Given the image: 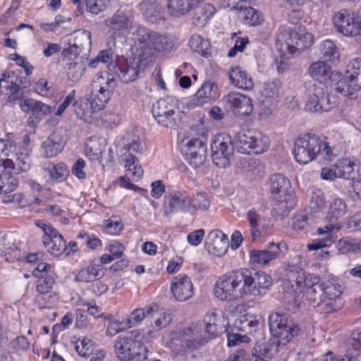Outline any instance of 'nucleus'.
Here are the masks:
<instances>
[{
    "label": "nucleus",
    "mask_w": 361,
    "mask_h": 361,
    "mask_svg": "<svg viewBox=\"0 0 361 361\" xmlns=\"http://www.w3.org/2000/svg\"><path fill=\"white\" fill-rule=\"evenodd\" d=\"M280 87L281 83L277 80L268 81L264 83L262 91L263 98L261 102L265 110L271 111L274 107L279 97Z\"/></svg>",
    "instance_id": "28"
},
{
    "label": "nucleus",
    "mask_w": 361,
    "mask_h": 361,
    "mask_svg": "<svg viewBox=\"0 0 361 361\" xmlns=\"http://www.w3.org/2000/svg\"><path fill=\"white\" fill-rule=\"evenodd\" d=\"M269 190L280 202H288L293 199V190L289 180L281 173L269 177Z\"/></svg>",
    "instance_id": "22"
},
{
    "label": "nucleus",
    "mask_w": 361,
    "mask_h": 361,
    "mask_svg": "<svg viewBox=\"0 0 361 361\" xmlns=\"http://www.w3.org/2000/svg\"><path fill=\"white\" fill-rule=\"evenodd\" d=\"M243 269L233 270L216 282L214 294L223 301H233L247 295Z\"/></svg>",
    "instance_id": "5"
},
{
    "label": "nucleus",
    "mask_w": 361,
    "mask_h": 361,
    "mask_svg": "<svg viewBox=\"0 0 361 361\" xmlns=\"http://www.w3.org/2000/svg\"><path fill=\"white\" fill-rule=\"evenodd\" d=\"M141 59H119L115 64V73L124 83H129L135 80L139 74Z\"/></svg>",
    "instance_id": "21"
},
{
    "label": "nucleus",
    "mask_w": 361,
    "mask_h": 361,
    "mask_svg": "<svg viewBox=\"0 0 361 361\" xmlns=\"http://www.w3.org/2000/svg\"><path fill=\"white\" fill-rule=\"evenodd\" d=\"M24 107H27V113L30 114L27 120L28 133H35L36 124L39 122L41 115L50 112V106L39 101L32 99H24Z\"/></svg>",
    "instance_id": "24"
},
{
    "label": "nucleus",
    "mask_w": 361,
    "mask_h": 361,
    "mask_svg": "<svg viewBox=\"0 0 361 361\" xmlns=\"http://www.w3.org/2000/svg\"><path fill=\"white\" fill-rule=\"evenodd\" d=\"M192 202V197L187 191H172L164 196L163 214L166 217H171L178 212H188Z\"/></svg>",
    "instance_id": "16"
},
{
    "label": "nucleus",
    "mask_w": 361,
    "mask_h": 361,
    "mask_svg": "<svg viewBox=\"0 0 361 361\" xmlns=\"http://www.w3.org/2000/svg\"><path fill=\"white\" fill-rule=\"evenodd\" d=\"M142 149L141 142L134 139L121 149V160L126 169V176L134 181L138 180L143 174V170L139 164L137 159L132 152H139Z\"/></svg>",
    "instance_id": "17"
},
{
    "label": "nucleus",
    "mask_w": 361,
    "mask_h": 361,
    "mask_svg": "<svg viewBox=\"0 0 361 361\" xmlns=\"http://www.w3.org/2000/svg\"><path fill=\"white\" fill-rule=\"evenodd\" d=\"M23 76L20 70H6L0 75V95L23 108Z\"/></svg>",
    "instance_id": "9"
},
{
    "label": "nucleus",
    "mask_w": 361,
    "mask_h": 361,
    "mask_svg": "<svg viewBox=\"0 0 361 361\" xmlns=\"http://www.w3.org/2000/svg\"><path fill=\"white\" fill-rule=\"evenodd\" d=\"M135 44L140 51V58L147 59L157 51H170L173 48V41L165 35L140 27L133 32Z\"/></svg>",
    "instance_id": "3"
},
{
    "label": "nucleus",
    "mask_w": 361,
    "mask_h": 361,
    "mask_svg": "<svg viewBox=\"0 0 361 361\" xmlns=\"http://www.w3.org/2000/svg\"><path fill=\"white\" fill-rule=\"evenodd\" d=\"M207 244L215 255H221L226 252L228 248V238L226 235L219 230H214L209 232L207 237Z\"/></svg>",
    "instance_id": "33"
},
{
    "label": "nucleus",
    "mask_w": 361,
    "mask_h": 361,
    "mask_svg": "<svg viewBox=\"0 0 361 361\" xmlns=\"http://www.w3.org/2000/svg\"><path fill=\"white\" fill-rule=\"evenodd\" d=\"M171 290L178 301H185L193 295V286L190 278L186 274L178 275L173 278L171 284Z\"/></svg>",
    "instance_id": "25"
},
{
    "label": "nucleus",
    "mask_w": 361,
    "mask_h": 361,
    "mask_svg": "<svg viewBox=\"0 0 361 361\" xmlns=\"http://www.w3.org/2000/svg\"><path fill=\"white\" fill-rule=\"evenodd\" d=\"M75 350L82 357H87L92 354L93 343L88 338H83L82 341H78L75 343Z\"/></svg>",
    "instance_id": "52"
},
{
    "label": "nucleus",
    "mask_w": 361,
    "mask_h": 361,
    "mask_svg": "<svg viewBox=\"0 0 361 361\" xmlns=\"http://www.w3.org/2000/svg\"><path fill=\"white\" fill-rule=\"evenodd\" d=\"M207 158V152H197L192 150V152H187V159L190 164L194 168L201 166L205 161Z\"/></svg>",
    "instance_id": "54"
},
{
    "label": "nucleus",
    "mask_w": 361,
    "mask_h": 361,
    "mask_svg": "<svg viewBox=\"0 0 361 361\" xmlns=\"http://www.w3.org/2000/svg\"><path fill=\"white\" fill-rule=\"evenodd\" d=\"M66 40L68 47L63 51L66 58L71 60L73 56H80V54L87 58L92 46L91 33L88 30H75L66 36Z\"/></svg>",
    "instance_id": "14"
},
{
    "label": "nucleus",
    "mask_w": 361,
    "mask_h": 361,
    "mask_svg": "<svg viewBox=\"0 0 361 361\" xmlns=\"http://www.w3.org/2000/svg\"><path fill=\"white\" fill-rule=\"evenodd\" d=\"M37 282V291L40 294H47L51 292L55 283L51 275L39 276Z\"/></svg>",
    "instance_id": "49"
},
{
    "label": "nucleus",
    "mask_w": 361,
    "mask_h": 361,
    "mask_svg": "<svg viewBox=\"0 0 361 361\" xmlns=\"http://www.w3.org/2000/svg\"><path fill=\"white\" fill-rule=\"evenodd\" d=\"M338 178L352 180L355 178V164L348 159H343L336 165Z\"/></svg>",
    "instance_id": "47"
},
{
    "label": "nucleus",
    "mask_w": 361,
    "mask_h": 361,
    "mask_svg": "<svg viewBox=\"0 0 361 361\" xmlns=\"http://www.w3.org/2000/svg\"><path fill=\"white\" fill-rule=\"evenodd\" d=\"M69 62L67 63V73L68 78L73 82H77L82 76L85 70V60L87 58L83 57V56L72 57L71 60L67 58Z\"/></svg>",
    "instance_id": "38"
},
{
    "label": "nucleus",
    "mask_w": 361,
    "mask_h": 361,
    "mask_svg": "<svg viewBox=\"0 0 361 361\" xmlns=\"http://www.w3.org/2000/svg\"><path fill=\"white\" fill-rule=\"evenodd\" d=\"M191 206L200 209L206 210L210 206V200L205 193L199 192L195 198H192Z\"/></svg>",
    "instance_id": "59"
},
{
    "label": "nucleus",
    "mask_w": 361,
    "mask_h": 361,
    "mask_svg": "<svg viewBox=\"0 0 361 361\" xmlns=\"http://www.w3.org/2000/svg\"><path fill=\"white\" fill-rule=\"evenodd\" d=\"M235 143L238 150L243 154H250L251 151L255 154H261L269 147V140L258 130H248L236 134Z\"/></svg>",
    "instance_id": "11"
},
{
    "label": "nucleus",
    "mask_w": 361,
    "mask_h": 361,
    "mask_svg": "<svg viewBox=\"0 0 361 361\" xmlns=\"http://www.w3.org/2000/svg\"><path fill=\"white\" fill-rule=\"evenodd\" d=\"M104 275L103 266L101 264L96 263L95 261H92L89 267L82 269L78 274L80 280L85 282L100 279Z\"/></svg>",
    "instance_id": "40"
},
{
    "label": "nucleus",
    "mask_w": 361,
    "mask_h": 361,
    "mask_svg": "<svg viewBox=\"0 0 361 361\" xmlns=\"http://www.w3.org/2000/svg\"><path fill=\"white\" fill-rule=\"evenodd\" d=\"M276 338L269 341L262 339L257 341L252 351V357L262 361H269L273 355L278 351L280 346Z\"/></svg>",
    "instance_id": "26"
},
{
    "label": "nucleus",
    "mask_w": 361,
    "mask_h": 361,
    "mask_svg": "<svg viewBox=\"0 0 361 361\" xmlns=\"http://www.w3.org/2000/svg\"><path fill=\"white\" fill-rule=\"evenodd\" d=\"M190 47L193 51L204 57L207 58L211 55L209 41L199 35H193L190 37Z\"/></svg>",
    "instance_id": "42"
},
{
    "label": "nucleus",
    "mask_w": 361,
    "mask_h": 361,
    "mask_svg": "<svg viewBox=\"0 0 361 361\" xmlns=\"http://www.w3.org/2000/svg\"><path fill=\"white\" fill-rule=\"evenodd\" d=\"M192 12V23L197 27H204L214 14L215 8L209 3H198L190 10Z\"/></svg>",
    "instance_id": "29"
},
{
    "label": "nucleus",
    "mask_w": 361,
    "mask_h": 361,
    "mask_svg": "<svg viewBox=\"0 0 361 361\" xmlns=\"http://www.w3.org/2000/svg\"><path fill=\"white\" fill-rule=\"evenodd\" d=\"M348 192L354 201H361V179L353 178L348 184Z\"/></svg>",
    "instance_id": "56"
},
{
    "label": "nucleus",
    "mask_w": 361,
    "mask_h": 361,
    "mask_svg": "<svg viewBox=\"0 0 361 361\" xmlns=\"http://www.w3.org/2000/svg\"><path fill=\"white\" fill-rule=\"evenodd\" d=\"M269 326L271 334L279 341V345H285L293 337L298 334L300 329L286 315L277 312L269 317Z\"/></svg>",
    "instance_id": "10"
},
{
    "label": "nucleus",
    "mask_w": 361,
    "mask_h": 361,
    "mask_svg": "<svg viewBox=\"0 0 361 361\" xmlns=\"http://www.w3.org/2000/svg\"><path fill=\"white\" fill-rule=\"evenodd\" d=\"M347 212V205L345 201L341 198H335L330 203L329 211L326 215V220L329 224L323 228H319L317 233L322 236L321 238L313 240L307 245L310 250H319L330 246L333 242V231H339L341 225L338 220L345 216Z\"/></svg>",
    "instance_id": "4"
},
{
    "label": "nucleus",
    "mask_w": 361,
    "mask_h": 361,
    "mask_svg": "<svg viewBox=\"0 0 361 361\" xmlns=\"http://www.w3.org/2000/svg\"><path fill=\"white\" fill-rule=\"evenodd\" d=\"M152 112L157 123L166 128H173L178 123V112L174 106L165 99H159L152 106Z\"/></svg>",
    "instance_id": "18"
},
{
    "label": "nucleus",
    "mask_w": 361,
    "mask_h": 361,
    "mask_svg": "<svg viewBox=\"0 0 361 361\" xmlns=\"http://www.w3.org/2000/svg\"><path fill=\"white\" fill-rule=\"evenodd\" d=\"M209 339L205 335L200 332V337L193 339H183V345L187 348V350H193L199 348L200 346L206 343Z\"/></svg>",
    "instance_id": "55"
},
{
    "label": "nucleus",
    "mask_w": 361,
    "mask_h": 361,
    "mask_svg": "<svg viewBox=\"0 0 361 361\" xmlns=\"http://www.w3.org/2000/svg\"><path fill=\"white\" fill-rule=\"evenodd\" d=\"M43 168L45 171H48L50 178L52 180L59 182L65 180L68 173V169L63 163L54 165L52 163L47 161L44 164Z\"/></svg>",
    "instance_id": "43"
},
{
    "label": "nucleus",
    "mask_w": 361,
    "mask_h": 361,
    "mask_svg": "<svg viewBox=\"0 0 361 361\" xmlns=\"http://www.w3.org/2000/svg\"><path fill=\"white\" fill-rule=\"evenodd\" d=\"M283 249L287 250V245L285 243H269L264 250L250 251V262L265 265L270 261L276 259Z\"/></svg>",
    "instance_id": "23"
},
{
    "label": "nucleus",
    "mask_w": 361,
    "mask_h": 361,
    "mask_svg": "<svg viewBox=\"0 0 361 361\" xmlns=\"http://www.w3.org/2000/svg\"><path fill=\"white\" fill-rule=\"evenodd\" d=\"M286 271L287 280L303 289L311 306L316 307L324 304L322 310L327 314L337 311L343 306V302L340 298L343 291L341 284L332 281L321 282L318 275L305 272L293 261L288 264Z\"/></svg>",
    "instance_id": "1"
},
{
    "label": "nucleus",
    "mask_w": 361,
    "mask_h": 361,
    "mask_svg": "<svg viewBox=\"0 0 361 361\" xmlns=\"http://www.w3.org/2000/svg\"><path fill=\"white\" fill-rule=\"evenodd\" d=\"M319 53L325 61L336 62L340 59V51L336 44L330 40H325L320 44Z\"/></svg>",
    "instance_id": "39"
},
{
    "label": "nucleus",
    "mask_w": 361,
    "mask_h": 361,
    "mask_svg": "<svg viewBox=\"0 0 361 361\" xmlns=\"http://www.w3.org/2000/svg\"><path fill=\"white\" fill-rule=\"evenodd\" d=\"M243 272L247 295H262L272 284L271 276L264 271H256L252 274L248 269H243Z\"/></svg>",
    "instance_id": "20"
},
{
    "label": "nucleus",
    "mask_w": 361,
    "mask_h": 361,
    "mask_svg": "<svg viewBox=\"0 0 361 361\" xmlns=\"http://www.w3.org/2000/svg\"><path fill=\"white\" fill-rule=\"evenodd\" d=\"M192 149L197 152H200L201 151H202V152H207V146L203 136L202 138H192L188 142L187 152H192Z\"/></svg>",
    "instance_id": "58"
},
{
    "label": "nucleus",
    "mask_w": 361,
    "mask_h": 361,
    "mask_svg": "<svg viewBox=\"0 0 361 361\" xmlns=\"http://www.w3.org/2000/svg\"><path fill=\"white\" fill-rule=\"evenodd\" d=\"M348 73H352L357 78H361V57L353 59L349 64Z\"/></svg>",
    "instance_id": "64"
},
{
    "label": "nucleus",
    "mask_w": 361,
    "mask_h": 361,
    "mask_svg": "<svg viewBox=\"0 0 361 361\" xmlns=\"http://www.w3.org/2000/svg\"><path fill=\"white\" fill-rule=\"evenodd\" d=\"M219 97V87L215 82H204L193 96L194 105L202 106L216 100Z\"/></svg>",
    "instance_id": "27"
},
{
    "label": "nucleus",
    "mask_w": 361,
    "mask_h": 361,
    "mask_svg": "<svg viewBox=\"0 0 361 361\" xmlns=\"http://www.w3.org/2000/svg\"><path fill=\"white\" fill-rule=\"evenodd\" d=\"M326 202L324 197L322 195H314L312 197L310 202V208L314 212H317L324 208Z\"/></svg>",
    "instance_id": "63"
},
{
    "label": "nucleus",
    "mask_w": 361,
    "mask_h": 361,
    "mask_svg": "<svg viewBox=\"0 0 361 361\" xmlns=\"http://www.w3.org/2000/svg\"><path fill=\"white\" fill-rule=\"evenodd\" d=\"M229 79L231 83L238 88L252 90L254 87L251 78L248 76L245 71L241 70L239 66L231 68Z\"/></svg>",
    "instance_id": "36"
},
{
    "label": "nucleus",
    "mask_w": 361,
    "mask_h": 361,
    "mask_svg": "<svg viewBox=\"0 0 361 361\" xmlns=\"http://www.w3.org/2000/svg\"><path fill=\"white\" fill-rule=\"evenodd\" d=\"M140 335H130L118 339L115 344V352L121 361H144L147 359V349L143 343L137 339Z\"/></svg>",
    "instance_id": "7"
},
{
    "label": "nucleus",
    "mask_w": 361,
    "mask_h": 361,
    "mask_svg": "<svg viewBox=\"0 0 361 361\" xmlns=\"http://www.w3.org/2000/svg\"><path fill=\"white\" fill-rule=\"evenodd\" d=\"M61 130L54 131L49 137L42 143V148L47 157L56 156L63 148V139Z\"/></svg>",
    "instance_id": "35"
},
{
    "label": "nucleus",
    "mask_w": 361,
    "mask_h": 361,
    "mask_svg": "<svg viewBox=\"0 0 361 361\" xmlns=\"http://www.w3.org/2000/svg\"><path fill=\"white\" fill-rule=\"evenodd\" d=\"M259 326V321L253 315H243L235 321V326L246 334L255 332Z\"/></svg>",
    "instance_id": "41"
},
{
    "label": "nucleus",
    "mask_w": 361,
    "mask_h": 361,
    "mask_svg": "<svg viewBox=\"0 0 361 361\" xmlns=\"http://www.w3.org/2000/svg\"><path fill=\"white\" fill-rule=\"evenodd\" d=\"M153 312V307L147 306L145 308H137L134 310L129 317L123 321L125 327L131 328L140 323L146 317Z\"/></svg>",
    "instance_id": "45"
},
{
    "label": "nucleus",
    "mask_w": 361,
    "mask_h": 361,
    "mask_svg": "<svg viewBox=\"0 0 361 361\" xmlns=\"http://www.w3.org/2000/svg\"><path fill=\"white\" fill-rule=\"evenodd\" d=\"M347 351L357 352L360 353L361 348V331L356 330L352 332L350 336L347 340Z\"/></svg>",
    "instance_id": "51"
},
{
    "label": "nucleus",
    "mask_w": 361,
    "mask_h": 361,
    "mask_svg": "<svg viewBox=\"0 0 361 361\" xmlns=\"http://www.w3.org/2000/svg\"><path fill=\"white\" fill-rule=\"evenodd\" d=\"M261 216L255 209L249 210L247 212V219L251 228V235L255 240L261 235Z\"/></svg>",
    "instance_id": "46"
},
{
    "label": "nucleus",
    "mask_w": 361,
    "mask_h": 361,
    "mask_svg": "<svg viewBox=\"0 0 361 361\" xmlns=\"http://www.w3.org/2000/svg\"><path fill=\"white\" fill-rule=\"evenodd\" d=\"M335 90L345 97H352L361 90V78L350 73L336 84Z\"/></svg>",
    "instance_id": "32"
},
{
    "label": "nucleus",
    "mask_w": 361,
    "mask_h": 361,
    "mask_svg": "<svg viewBox=\"0 0 361 361\" xmlns=\"http://www.w3.org/2000/svg\"><path fill=\"white\" fill-rule=\"evenodd\" d=\"M74 111L77 116L83 120L86 123H91L92 118V114L97 111H92L90 105L87 106V99L84 104L78 102L73 103Z\"/></svg>",
    "instance_id": "48"
},
{
    "label": "nucleus",
    "mask_w": 361,
    "mask_h": 361,
    "mask_svg": "<svg viewBox=\"0 0 361 361\" xmlns=\"http://www.w3.org/2000/svg\"><path fill=\"white\" fill-rule=\"evenodd\" d=\"M100 79L103 78H98L97 81L90 85V92L87 98V106L90 105L92 111H99L104 109L117 85L116 79L111 74H108L104 83L99 81Z\"/></svg>",
    "instance_id": "8"
},
{
    "label": "nucleus",
    "mask_w": 361,
    "mask_h": 361,
    "mask_svg": "<svg viewBox=\"0 0 361 361\" xmlns=\"http://www.w3.org/2000/svg\"><path fill=\"white\" fill-rule=\"evenodd\" d=\"M128 19L123 13H115L111 18L106 20L108 26L114 30H121L127 27Z\"/></svg>",
    "instance_id": "50"
},
{
    "label": "nucleus",
    "mask_w": 361,
    "mask_h": 361,
    "mask_svg": "<svg viewBox=\"0 0 361 361\" xmlns=\"http://www.w3.org/2000/svg\"><path fill=\"white\" fill-rule=\"evenodd\" d=\"M23 160L18 153L13 154L12 158L0 159L1 183L7 186L8 193L15 190L18 185V180L16 177L22 171Z\"/></svg>",
    "instance_id": "15"
},
{
    "label": "nucleus",
    "mask_w": 361,
    "mask_h": 361,
    "mask_svg": "<svg viewBox=\"0 0 361 361\" xmlns=\"http://www.w3.org/2000/svg\"><path fill=\"white\" fill-rule=\"evenodd\" d=\"M286 44L290 51H302L311 47L313 43L314 37L311 33H300L296 31H292L289 33L286 39Z\"/></svg>",
    "instance_id": "30"
},
{
    "label": "nucleus",
    "mask_w": 361,
    "mask_h": 361,
    "mask_svg": "<svg viewBox=\"0 0 361 361\" xmlns=\"http://www.w3.org/2000/svg\"><path fill=\"white\" fill-rule=\"evenodd\" d=\"M42 241L47 251L55 257L67 250V245L63 237L56 230L51 234L44 235Z\"/></svg>",
    "instance_id": "31"
},
{
    "label": "nucleus",
    "mask_w": 361,
    "mask_h": 361,
    "mask_svg": "<svg viewBox=\"0 0 361 361\" xmlns=\"http://www.w3.org/2000/svg\"><path fill=\"white\" fill-rule=\"evenodd\" d=\"M320 153L329 155L330 147L315 134H305L297 139L295 142L293 154L297 162L307 164L316 159Z\"/></svg>",
    "instance_id": "6"
},
{
    "label": "nucleus",
    "mask_w": 361,
    "mask_h": 361,
    "mask_svg": "<svg viewBox=\"0 0 361 361\" xmlns=\"http://www.w3.org/2000/svg\"><path fill=\"white\" fill-rule=\"evenodd\" d=\"M225 108L236 116H247L253 110L251 98L239 92H230L224 97Z\"/></svg>",
    "instance_id": "19"
},
{
    "label": "nucleus",
    "mask_w": 361,
    "mask_h": 361,
    "mask_svg": "<svg viewBox=\"0 0 361 361\" xmlns=\"http://www.w3.org/2000/svg\"><path fill=\"white\" fill-rule=\"evenodd\" d=\"M85 2L90 13L98 14L106 8L110 0H85Z\"/></svg>",
    "instance_id": "53"
},
{
    "label": "nucleus",
    "mask_w": 361,
    "mask_h": 361,
    "mask_svg": "<svg viewBox=\"0 0 361 361\" xmlns=\"http://www.w3.org/2000/svg\"><path fill=\"white\" fill-rule=\"evenodd\" d=\"M336 30L345 37H354L361 44V21L355 18L353 12L348 9H341L333 18Z\"/></svg>",
    "instance_id": "13"
},
{
    "label": "nucleus",
    "mask_w": 361,
    "mask_h": 361,
    "mask_svg": "<svg viewBox=\"0 0 361 361\" xmlns=\"http://www.w3.org/2000/svg\"><path fill=\"white\" fill-rule=\"evenodd\" d=\"M140 8L148 21L155 23L158 20L160 8L155 0H143Z\"/></svg>",
    "instance_id": "44"
},
{
    "label": "nucleus",
    "mask_w": 361,
    "mask_h": 361,
    "mask_svg": "<svg viewBox=\"0 0 361 361\" xmlns=\"http://www.w3.org/2000/svg\"><path fill=\"white\" fill-rule=\"evenodd\" d=\"M123 228V226L119 221L109 219L105 223L106 232L111 235H118Z\"/></svg>",
    "instance_id": "61"
},
{
    "label": "nucleus",
    "mask_w": 361,
    "mask_h": 361,
    "mask_svg": "<svg viewBox=\"0 0 361 361\" xmlns=\"http://www.w3.org/2000/svg\"><path fill=\"white\" fill-rule=\"evenodd\" d=\"M245 20L250 25H256L261 23L262 18L257 10L249 7L245 9Z\"/></svg>",
    "instance_id": "60"
},
{
    "label": "nucleus",
    "mask_w": 361,
    "mask_h": 361,
    "mask_svg": "<svg viewBox=\"0 0 361 361\" xmlns=\"http://www.w3.org/2000/svg\"><path fill=\"white\" fill-rule=\"evenodd\" d=\"M212 159L219 168H226L231 165L234 154V146L228 135L219 134L211 143Z\"/></svg>",
    "instance_id": "12"
},
{
    "label": "nucleus",
    "mask_w": 361,
    "mask_h": 361,
    "mask_svg": "<svg viewBox=\"0 0 361 361\" xmlns=\"http://www.w3.org/2000/svg\"><path fill=\"white\" fill-rule=\"evenodd\" d=\"M330 71V66L324 61L313 62L309 66L308 74L316 81L306 83L309 92V98L305 104L307 111L312 113L329 111L334 106L329 98L327 87L320 81L327 78Z\"/></svg>",
    "instance_id": "2"
},
{
    "label": "nucleus",
    "mask_w": 361,
    "mask_h": 361,
    "mask_svg": "<svg viewBox=\"0 0 361 361\" xmlns=\"http://www.w3.org/2000/svg\"><path fill=\"white\" fill-rule=\"evenodd\" d=\"M204 0H169L168 11L175 17H180L188 13L195 5Z\"/></svg>",
    "instance_id": "37"
},
{
    "label": "nucleus",
    "mask_w": 361,
    "mask_h": 361,
    "mask_svg": "<svg viewBox=\"0 0 361 361\" xmlns=\"http://www.w3.org/2000/svg\"><path fill=\"white\" fill-rule=\"evenodd\" d=\"M22 257L20 243L13 244V247H8L5 256V260L10 262L20 261Z\"/></svg>",
    "instance_id": "57"
},
{
    "label": "nucleus",
    "mask_w": 361,
    "mask_h": 361,
    "mask_svg": "<svg viewBox=\"0 0 361 361\" xmlns=\"http://www.w3.org/2000/svg\"><path fill=\"white\" fill-rule=\"evenodd\" d=\"M204 235V230L201 228L190 233L187 236V239L190 245H197L202 242Z\"/></svg>",
    "instance_id": "62"
},
{
    "label": "nucleus",
    "mask_w": 361,
    "mask_h": 361,
    "mask_svg": "<svg viewBox=\"0 0 361 361\" xmlns=\"http://www.w3.org/2000/svg\"><path fill=\"white\" fill-rule=\"evenodd\" d=\"M216 314L214 312H208L202 322H199L196 327L200 329V331H203V335H205L209 340L217 336L219 333V324Z\"/></svg>",
    "instance_id": "34"
}]
</instances>
